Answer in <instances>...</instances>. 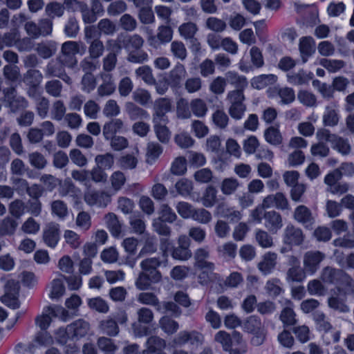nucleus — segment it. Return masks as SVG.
<instances>
[{
	"mask_svg": "<svg viewBox=\"0 0 354 354\" xmlns=\"http://www.w3.org/2000/svg\"><path fill=\"white\" fill-rule=\"evenodd\" d=\"M163 260L160 257L147 258L142 261L140 267L142 272L136 281V288L140 290H148L151 283H156L161 280L162 275L158 270Z\"/></svg>",
	"mask_w": 354,
	"mask_h": 354,
	"instance_id": "f257e3e1",
	"label": "nucleus"
},
{
	"mask_svg": "<svg viewBox=\"0 0 354 354\" xmlns=\"http://www.w3.org/2000/svg\"><path fill=\"white\" fill-rule=\"evenodd\" d=\"M322 279L324 283L335 285L341 295L354 293L353 279L343 270L326 267L322 271Z\"/></svg>",
	"mask_w": 354,
	"mask_h": 354,
	"instance_id": "f03ea898",
	"label": "nucleus"
},
{
	"mask_svg": "<svg viewBox=\"0 0 354 354\" xmlns=\"http://www.w3.org/2000/svg\"><path fill=\"white\" fill-rule=\"evenodd\" d=\"M90 328L88 322L80 319L68 325L66 328H59L57 333V342L64 345L68 340H78L85 337Z\"/></svg>",
	"mask_w": 354,
	"mask_h": 354,
	"instance_id": "7ed1b4c3",
	"label": "nucleus"
},
{
	"mask_svg": "<svg viewBox=\"0 0 354 354\" xmlns=\"http://www.w3.org/2000/svg\"><path fill=\"white\" fill-rule=\"evenodd\" d=\"M1 97L4 106L9 109L11 113H18L25 110L28 106V100L23 96L18 95L16 88L13 86L5 88L2 91Z\"/></svg>",
	"mask_w": 354,
	"mask_h": 354,
	"instance_id": "20e7f679",
	"label": "nucleus"
},
{
	"mask_svg": "<svg viewBox=\"0 0 354 354\" xmlns=\"http://www.w3.org/2000/svg\"><path fill=\"white\" fill-rule=\"evenodd\" d=\"M243 328L245 332L253 335L251 339V344L253 346H259L263 344L266 335L261 320L258 316L251 315L248 317L243 322Z\"/></svg>",
	"mask_w": 354,
	"mask_h": 354,
	"instance_id": "39448f33",
	"label": "nucleus"
},
{
	"mask_svg": "<svg viewBox=\"0 0 354 354\" xmlns=\"http://www.w3.org/2000/svg\"><path fill=\"white\" fill-rule=\"evenodd\" d=\"M204 337L200 332L193 330L191 331L182 330L174 338L172 343L174 346L181 347L185 344L198 347L203 342Z\"/></svg>",
	"mask_w": 354,
	"mask_h": 354,
	"instance_id": "423d86ee",
	"label": "nucleus"
},
{
	"mask_svg": "<svg viewBox=\"0 0 354 354\" xmlns=\"http://www.w3.org/2000/svg\"><path fill=\"white\" fill-rule=\"evenodd\" d=\"M304 237L302 230L290 223L286 225L282 235L283 243L288 246L289 249H292L293 246L301 245Z\"/></svg>",
	"mask_w": 354,
	"mask_h": 354,
	"instance_id": "0eeeda50",
	"label": "nucleus"
},
{
	"mask_svg": "<svg viewBox=\"0 0 354 354\" xmlns=\"http://www.w3.org/2000/svg\"><path fill=\"white\" fill-rule=\"evenodd\" d=\"M190 239L186 235H180L178 239L177 245L171 248V257L176 260L186 261L191 258L192 253L189 249Z\"/></svg>",
	"mask_w": 354,
	"mask_h": 354,
	"instance_id": "6e6552de",
	"label": "nucleus"
},
{
	"mask_svg": "<svg viewBox=\"0 0 354 354\" xmlns=\"http://www.w3.org/2000/svg\"><path fill=\"white\" fill-rule=\"evenodd\" d=\"M137 314L138 323H133L132 325L134 332L140 337L147 335L149 329L147 326H142L141 324H151L153 319V313L151 309L142 307L138 310Z\"/></svg>",
	"mask_w": 354,
	"mask_h": 354,
	"instance_id": "1a4fd4ad",
	"label": "nucleus"
},
{
	"mask_svg": "<svg viewBox=\"0 0 354 354\" xmlns=\"http://www.w3.org/2000/svg\"><path fill=\"white\" fill-rule=\"evenodd\" d=\"M170 101L167 98H159L155 101L153 113V123L163 122L167 124L169 119L166 115L171 111Z\"/></svg>",
	"mask_w": 354,
	"mask_h": 354,
	"instance_id": "9d476101",
	"label": "nucleus"
},
{
	"mask_svg": "<svg viewBox=\"0 0 354 354\" xmlns=\"http://www.w3.org/2000/svg\"><path fill=\"white\" fill-rule=\"evenodd\" d=\"M325 254L319 251H308L304 257V269L306 273L313 274L319 269Z\"/></svg>",
	"mask_w": 354,
	"mask_h": 354,
	"instance_id": "9b49d317",
	"label": "nucleus"
},
{
	"mask_svg": "<svg viewBox=\"0 0 354 354\" xmlns=\"http://www.w3.org/2000/svg\"><path fill=\"white\" fill-rule=\"evenodd\" d=\"M127 131L126 125L120 118L111 119L105 122L102 129L103 136L106 140H109L112 136H117V133H124Z\"/></svg>",
	"mask_w": 354,
	"mask_h": 354,
	"instance_id": "f8f14e48",
	"label": "nucleus"
},
{
	"mask_svg": "<svg viewBox=\"0 0 354 354\" xmlns=\"http://www.w3.org/2000/svg\"><path fill=\"white\" fill-rule=\"evenodd\" d=\"M62 61H66L68 66H73L77 62L75 55L80 53V45L73 41H66L62 44Z\"/></svg>",
	"mask_w": 354,
	"mask_h": 354,
	"instance_id": "ddd939ff",
	"label": "nucleus"
},
{
	"mask_svg": "<svg viewBox=\"0 0 354 354\" xmlns=\"http://www.w3.org/2000/svg\"><path fill=\"white\" fill-rule=\"evenodd\" d=\"M264 225L272 234H277L283 226L281 215L274 210L265 212L263 214Z\"/></svg>",
	"mask_w": 354,
	"mask_h": 354,
	"instance_id": "4468645a",
	"label": "nucleus"
},
{
	"mask_svg": "<svg viewBox=\"0 0 354 354\" xmlns=\"http://www.w3.org/2000/svg\"><path fill=\"white\" fill-rule=\"evenodd\" d=\"M263 206L266 208L276 207L278 209H289V203L286 196L281 192L267 196L263 201Z\"/></svg>",
	"mask_w": 354,
	"mask_h": 354,
	"instance_id": "2eb2a0df",
	"label": "nucleus"
},
{
	"mask_svg": "<svg viewBox=\"0 0 354 354\" xmlns=\"http://www.w3.org/2000/svg\"><path fill=\"white\" fill-rule=\"evenodd\" d=\"M293 217L297 222L308 229L312 228V225L315 223L311 210L304 205H300L295 208Z\"/></svg>",
	"mask_w": 354,
	"mask_h": 354,
	"instance_id": "dca6fc26",
	"label": "nucleus"
},
{
	"mask_svg": "<svg viewBox=\"0 0 354 354\" xmlns=\"http://www.w3.org/2000/svg\"><path fill=\"white\" fill-rule=\"evenodd\" d=\"M59 225L50 223L46 227L43 233L44 243L50 248H55L59 240Z\"/></svg>",
	"mask_w": 354,
	"mask_h": 354,
	"instance_id": "f3484780",
	"label": "nucleus"
},
{
	"mask_svg": "<svg viewBox=\"0 0 354 354\" xmlns=\"http://www.w3.org/2000/svg\"><path fill=\"white\" fill-rule=\"evenodd\" d=\"M43 80L41 73L37 69L30 68L24 74L22 82L29 87L28 93L35 92Z\"/></svg>",
	"mask_w": 354,
	"mask_h": 354,
	"instance_id": "a211bd4d",
	"label": "nucleus"
},
{
	"mask_svg": "<svg viewBox=\"0 0 354 354\" xmlns=\"http://www.w3.org/2000/svg\"><path fill=\"white\" fill-rule=\"evenodd\" d=\"M209 257V251L205 248H198L194 253V267L198 270H207L210 272L214 269V264L207 261Z\"/></svg>",
	"mask_w": 354,
	"mask_h": 354,
	"instance_id": "6ab92c4d",
	"label": "nucleus"
},
{
	"mask_svg": "<svg viewBox=\"0 0 354 354\" xmlns=\"http://www.w3.org/2000/svg\"><path fill=\"white\" fill-rule=\"evenodd\" d=\"M299 50L302 59L305 64L316 50L315 43L311 37H303L299 40Z\"/></svg>",
	"mask_w": 354,
	"mask_h": 354,
	"instance_id": "aec40b11",
	"label": "nucleus"
},
{
	"mask_svg": "<svg viewBox=\"0 0 354 354\" xmlns=\"http://www.w3.org/2000/svg\"><path fill=\"white\" fill-rule=\"evenodd\" d=\"M123 48L130 53L131 51L139 50L142 48L144 40L138 35H127L120 39Z\"/></svg>",
	"mask_w": 354,
	"mask_h": 354,
	"instance_id": "412c9836",
	"label": "nucleus"
},
{
	"mask_svg": "<svg viewBox=\"0 0 354 354\" xmlns=\"http://www.w3.org/2000/svg\"><path fill=\"white\" fill-rule=\"evenodd\" d=\"M157 311L162 314H169L170 317L178 318L182 313L183 310L180 306L175 302L171 301H160Z\"/></svg>",
	"mask_w": 354,
	"mask_h": 354,
	"instance_id": "4be33fe9",
	"label": "nucleus"
},
{
	"mask_svg": "<svg viewBox=\"0 0 354 354\" xmlns=\"http://www.w3.org/2000/svg\"><path fill=\"white\" fill-rule=\"evenodd\" d=\"M147 348L145 350L151 351L153 354H166L164 348L166 346L165 339L158 336H151L146 342Z\"/></svg>",
	"mask_w": 354,
	"mask_h": 354,
	"instance_id": "5701e85b",
	"label": "nucleus"
},
{
	"mask_svg": "<svg viewBox=\"0 0 354 354\" xmlns=\"http://www.w3.org/2000/svg\"><path fill=\"white\" fill-rule=\"evenodd\" d=\"M58 44L50 40L46 42L39 44L36 50L38 55L43 59H48L54 55L57 50Z\"/></svg>",
	"mask_w": 354,
	"mask_h": 354,
	"instance_id": "b1692460",
	"label": "nucleus"
},
{
	"mask_svg": "<svg viewBox=\"0 0 354 354\" xmlns=\"http://www.w3.org/2000/svg\"><path fill=\"white\" fill-rule=\"evenodd\" d=\"M314 75L310 72L306 73L303 69L299 71L298 73L287 74L288 82L294 85H302L307 84L309 80H312Z\"/></svg>",
	"mask_w": 354,
	"mask_h": 354,
	"instance_id": "393cba45",
	"label": "nucleus"
},
{
	"mask_svg": "<svg viewBox=\"0 0 354 354\" xmlns=\"http://www.w3.org/2000/svg\"><path fill=\"white\" fill-rule=\"evenodd\" d=\"M277 80V77L275 75H261L252 79L251 85L253 88L261 90L270 84H274Z\"/></svg>",
	"mask_w": 354,
	"mask_h": 354,
	"instance_id": "a878e982",
	"label": "nucleus"
},
{
	"mask_svg": "<svg viewBox=\"0 0 354 354\" xmlns=\"http://www.w3.org/2000/svg\"><path fill=\"white\" fill-rule=\"evenodd\" d=\"M126 110L131 120L148 119L150 118L149 113L146 110L138 106L133 102L127 103Z\"/></svg>",
	"mask_w": 354,
	"mask_h": 354,
	"instance_id": "bb28decb",
	"label": "nucleus"
},
{
	"mask_svg": "<svg viewBox=\"0 0 354 354\" xmlns=\"http://www.w3.org/2000/svg\"><path fill=\"white\" fill-rule=\"evenodd\" d=\"M288 302L289 306H286L281 310L279 317L280 320L283 324V327L294 326L297 322V320L295 318L296 314L292 308V303L290 301H288Z\"/></svg>",
	"mask_w": 354,
	"mask_h": 354,
	"instance_id": "cd10ccee",
	"label": "nucleus"
},
{
	"mask_svg": "<svg viewBox=\"0 0 354 354\" xmlns=\"http://www.w3.org/2000/svg\"><path fill=\"white\" fill-rule=\"evenodd\" d=\"M185 74L186 71L185 66L182 64L178 63L170 71L168 82L171 85L177 86L180 84Z\"/></svg>",
	"mask_w": 354,
	"mask_h": 354,
	"instance_id": "c85d7f7f",
	"label": "nucleus"
},
{
	"mask_svg": "<svg viewBox=\"0 0 354 354\" xmlns=\"http://www.w3.org/2000/svg\"><path fill=\"white\" fill-rule=\"evenodd\" d=\"M159 324L160 328L169 335L174 334L179 328L178 323L168 315L162 317Z\"/></svg>",
	"mask_w": 354,
	"mask_h": 354,
	"instance_id": "c756f323",
	"label": "nucleus"
},
{
	"mask_svg": "<svg viewBox=\"0 0 354 354\" xmlns=\"http://www.w3.org/2000/svg\"><path fill=\"white\" fill-rule=\"evenodd\" d=\"M226 81L233 85L236 89L244 90L248 86V81L245 76L239 75L237 73L229 71L226 74Z\"/></svg>",
	"mask_w": 354,
	"mask_h": 354,
	"instance_id": "7c9ffc66",
	"label": "nucleus"
},
{
	"mask_svg": "<svg viewBox=\"0 0 354 354\" xmlns=\"http://www.w3.org/2000/svg\"><path fill=\"white\" fill-rule=\"evenodd\" d=\"M339 120L338 111L332 106H327L323 115V123L326 127H335Z\"/></svg>",
	"mask_w": 354,
	"mask_h": 354,
	"instance_id": "2f4dec72",
	"label": "nucleus"
},
{
	"mask_svg": "<svg viewBox=\"0 0 354 354\" xmlns=\"http://www.w3.org/2000/svg\"><path fill=\"white\" fill-rule=\"evenodd\" d=\"M100 327L104 334L111 337L116 336L119 333L117 322L114 321L112 317L101 321Z\"/></svg>",
	"mask_w": 354,
	"mask_h": 354,
	"instance_id": "473e14b6",
	"label": "nucleus"
},
{
	"mask_svg": "<svg viewBox=\"0 0 354 354\" xmlns=\"http://www.w3.org/2000/svg\"><path fill=\"white\" fill-rule=\"evenodd\" d=\"M166 124H163V122L153 123L156 136L158 140L163 144L168 143L171 138V132Z\"/></svg>",
	"mask_w": 354,
	"mask_h": 354,
	"instance_id": "72a5a7b5",
	"label": "nucleus"
},
{
	"mask_svg": "<svg viewBox=\"0 0 354 354\" xmlns=\"http://www.w3.org/2000/svg\"><path fill=\"white\" fill-rule=\"evenodd\" d=\"M18 223L10 216H6L0 223V236L12 235L15 233Z\"/></svg>",
	"mask_w": 354,
	"mask_h": 354,
	"instance_id": "f704fd0d",
	"label": "nucleus"
},
{
	"mask_svg": "<svg viewBox=\"0 0 354 354\" xmlns=\"http://www.w3.org/2000/svg\"><path fill=\"white\" fill-rule=\"evenodd\" d=\"M115 90V85L112 80L111 75H106L103 77V83L98 87L97 93L100 96H108L111 95Z\"/></svg>",
	"mask_w": 354,
	"mask_h": 354,
	"instance_id": "c9c22d12",
	"label": "nucleus"
},
{
	"mask_svg": "<svg viewBox=\"0 0 354 354\" xmlns=\"http://www.w3.org/2000/svg\"><path fill=\"white\" fill-rule=\"evenodd\" d=\"M266 142L273 145H279L282 142V136L278 128L270 126L264 131Z\"/></svg>",
	"mask_w": 354,
	"mask_h": 354,
	"instance_id": "e433bc0d",
	"label": "nucleus"
},
{
	"mask_svg": "<svg viewBox=\"0 0 354 354\" xmlns=\"http://www.w3.org/2000/svg\"><path fill=\"white\" fill-rule=\"evenodd\" d=\"M277 255L274 253H268L264 256L263 261L259 263V269L265 274L272 272L276 265Z\"/></svg>",
	"mask_w": 354,
	"mask_h": 354,
	"instance_id": "4c0bfd02",
	"label": "nucleus"
},
{
	"mask_svg": "<svg viewBox=\"0 0 354 354\" xmlns=\"http://www.w3.org/2000/svg\"><path fill=\"white\" fill-rule=\"evenodd\" d=\"M333 138L335 139L333 140V142L331 143L332 148L337 150L342 155H348L351 150L348 140L337 136H333Z\"/></svg>",
	"mask_w": 354,
	"mask_h": 354,
	"instance_id": "58836bf2",
	"label": "nucleus"
},
{
	"mask_svg": "<svg viewBox=\"0 0 354 354\" xmlns=\"http://www.w3.org/2000/svg\"><path fill=\"white\" fill-rule=\"evenodd\" d=\"M17 181L21 184V187L26 188L28 195L31 197L32 199L39 200L44 192V189L40 185L35 184L30 187L26 180L21 178L17 179Z\"/></svg>",
	"mask_w": 354,
	"mask_h": 354,
	"instance_id": "ea45409f",
	"label": "nucleus"
},
{
	"mask_svg": "<svg viewBox=\"0 0 354 354\" xmlns=\"http://www.w3.org/2000/svg\"><path fill=\"white\" fill-rule=\"evenodd\" d=\"M190 109L193 114L198 118L204 117L208 110L205 101L200 98L192 100L190 103Z\"/></svg>",
	"mask_w": 354,
	"mask_h": 354,
	"instance_id": "a19ab883",
	"label": "nucleus"
},
{
	"mask_svg": "<svg viewBox=\"0 0 354 354\" xmlns=\"http://www.w3.org/2000/svg\"><path fill=\"white\" fill-rule=\"evenodd\" d=\"M159 216L156 219H160L163 222L174 223L177 216L173 209L167 204H162L158 210Z\"/></svg>",
	"mask_w": 354,
	"mask_h": 354,
	"instance_id": "79ce46f5",
	"label": "nucleus"
},
{
	"mask_svg": "<svg viewBox=\"0 0 354 354\" xmlns=\"http://www.w3.org/2000/svg\"><path fill=\"white\" fill-rule=\"evenodd\" d=\"M313 319L319 331L328 332L332 328V325L326 319L325 314L322 312H315L313 313Z\"/></svg>",
	"mask_w": 354,
	"mask_h": 354,
	"instance_id": "37998d69",
	"label": "nucleus"
},
{
	"mask_svg": "<svg viewBox=\"0 0 354 354\" xmlns=\"http://www.w3.org/2000/svg\"><path fill=\"white\" fill-rule=\"evenodd\" d=\"M107 227L113 236H119L122 232V226L118 217L113 213H109L106 215Z\"/></svg>",
	"mask_w": 354,
	"mask_h": 354,
	"instance_id": "c03bdc74",
	"label": "nucleus"
},
{
	"mask_svg": "<svg viewBox=\"0 0 354 354\" xmlns=\"http://www.w3.org/2000/svg\"><path fill=\"white\" fill-rule=\"evenodd\" d=\"M137 300L140 304L155 307L156 310L160 303L158 297L153 292H149L140 293L138 295Z\"/></svg>",
	"mask_w": 354,
	"mask_h": 354,
	"instance_id": "a18cd8bd",
	"label": "nucleus"
},
{
	"mask_svg": "<svg viewBox=\"0 0 354 354\" xmlns=\"http://www.w3.org/2000/svg\"><path fill=\"white\" fill-rule=\"evenodd\" d=\"M96 165L106 170L112 168L114 164V156L111 153L97 155L95 158Z\"/></svg>",
	"mask_w": 354,
	"mask_h": 354,
	"instance_id": "49530a36",
	"label": "nucleus"
},
{
	"mask_svg": "<svg viewBox=\"0 0 354 354\" xmlns=\"http://www.w3.org/2000/svg\"><path fill=\"white\" fill-rule=\"evenodd\" d=\"M88 53L89 58L91 59H98L100 57L104 50V46L102 41L99 39H95L88 43Z\"/></svg>",
	"mask_w": 354,
	"mask_h": 354,
	"instance_id": "de8ad7c7",
	"label": "nucleus"
},
{
	"mask_svg": "<svg viewBox=\"0 0 354 354\" xmlns=\"http://www.w3.org/2000/svg\"><path fill=\"white\" fill-rule=\"evenodd\" d=\"M320 65L330 73H335L345 66V62L340 59H328L322 58L319 61Z\"/></svg>",
	"mask_w": 354,
	"mask_h": 354,
	"instance_id": "09e8293b",
	"label": "nucleus"
},
{
	"mask_svg": "<svg viewBox=\"0 0 354 354\" xmlns=\"http://www.w3.org/2000/svg\"><path fill=\"white\" fill-rule=\"evenodd\" d=\"M328 306L335 311L341 313H346L350 311L349 306L345 301L338 297H330L328 299Z\"/></svg>",
	"mask_w": 354,
	"mask_h": 354,
	"instance_id": "8fccbe9b",
	"label": "nucleus"
},
{
	"mask_svg": "<svg viewBox=\"0 0 354 354\" xmlns=\"http://www.w3.org/2000/svg\"><path fill=\"white\" fill-rule=\"evenodd\" d=\"M80 27L77 19L74 16H71L65 24L64 34L71 38H75L79 32Z\"/></svg>",
	"mask_w": 354,
	"mask_h": 354,
	"instance_id": "3c124183",
	"label": "nucleus"
},
{
	"mask_svg": "<svg viewBox=\"0 0 354 354\" xmlns=\"http://www.w3.org/2000/svg\"><path fill=\"white\" fill-rule=\"evenodd\" d=\"M217 191L212 185L208 186L203 193L202 203L206 207H212L216 201Z\"/></svg>",
	"mask_w": 354,
	"mask_h": 354,
	"instance_id": "603ef678",
	"label": "nucleus"
},
{
	"mask_svg": "<svg viewBox=\"0 0 354 354\" xmlns=\"http://www.w3.org/2000/svg\"><path fill=\"white\" fill-rule=\"evenodd\" d=\"M180 35L185 39L189 40L195 37V35L198 30L197 26L192 22L184 23L179 26Z\"/></svg>",
	"mask_w": 354,
	"mask_h": 354,
	"instance_id": "864d4df0",
	"label": "nucleus"
},
{
	"mask_svg": "<svg viewBox=\"0 0 354 354\" xmlns=\"http://www.w3.org/2000/svg\"><path fill=\"white\" fill-rule=\"evenodd\" d=\"M306 270H303L300 266L290 267L287 272L286 279L288 281H302L306 277Z\"/></svg>",
	"mask_w": 354,
	"mask_h": 354,
	"instance_id": "5fc2aeb1",
	"label": "nucleus"
},
{
	"mask_svg": "<svg viewBox=\"0 0 354 354\" xmlns=\"http://www.w3.org/2000/svg\"><path fill=\"white\" fill-rule=\"evenodd\" d=\"M136 74L138 77H140L142 80L148 84L151 85L156 84V80L153 76L151 68L147 65L137 68L136 70Z\"/></svg>",
	"mask_w": 354,
	"mask_h": 354,
	"instance_id": "6e6d98bb",
	"label": "nucleus"
},
{
	"mask_svg": "<svg viewBox=\"0 0 354 354\" xmlns=\"http://www.w3.org/2000/svg\"><path fill=\"white\" fill-rule=\"evenodd\" d=\"M206 26L208 29L216 32H221L225 30L226 23L217 17H210L206 21Z\"/></svg>",
	"mask_w": 354,
	"mask_h": 354,
	"instance_id": "4d7b16f0",
	"label": "nucleus"
},
{
	"mask_svg": "<svg viewBox=\"0 0 354 354\" xmlns=\"http://www.w3.org/2000/svg\"><path fill=\"white\" fill-rule=\"evenodd\" d=\"M99 348L106 354H113L117 349V346L110 338L101 337L97 340Z\"/></svg>",
	"mask_w": 354,
	"mask_h": 354,
	"instance_id": "13d9d810",
	"label": "nucleus"
},
{
	"mask_svg": "<svg viewBox=\"0 0 354 354\" xmlns=\"http://www.w3.org/2000/svg\"><path fill=\"white\" fill-rule=\"evenodd\" d=\"M239 186V183L236 178H225L221 184V189L223 194L230 195L233 194Z\"/></svg>",
	"mask_w": 354,
	"mask_h": 354,
	"instance_id": "bf43d9fd",
	"label": "nucleus"
},
{
	"mask_svg": "<svg viewBox=\"0 0 354 354\" xmlns=\"http://www.w3.org/2000/svg\"><path fill=\"white\" fill-rule=\"evenodd\" d=\"M25 210V203L21 200L17 199L10 204L9 212L17 219L20 218Z\"/></svg>",
	"mask_w": 354,
	"mask_h": 354,
	"instance_id": "052dcab7",
	"label": "nucleus"
},
{
	"mask_svg": "<svg viewBox=\"0 0 354 354\" xmlns=\"http://www.w3.org/2000/svg\"><path fill=\"white\" fill-rule=\"evenodd\" d=\"M46 12L53 20L55 17H60L63 15L64 7L57 2L50 3L46 6Z\"/></svg>",
	"mask_w": 354,
	"mask_h": 354,
	"instance_id": "680f3d73",
	"label": "nucleus"
},
{
	"mask_svg": "<svg viewBox=\"0 0 354 354\" xmlns=\"http://www.w3.org/2000/svg\"><path fill=\"white\" fill-rule=\"evenodd\" d=\"M149 59L148 54L143 50L139 49L128 53L127 60L134 64H142Z\"/></svg>",
	"mask_w": 354,
	"mask_h": 354,
	"instance_id": "e2e57ef3",
	"label": "nucleus"
},
{
	"mask_svg": "<svg viewBox=\"0 0 354 354\" xmlns=\"http://www.w3.org/2000/svg\"><path fill=\"white\" fill-rule=\"evenodd\" d=\"M28 158L30 165L37 169H44L47 164V160L45 157L39 152L30 153Z\"/></svg>",
	"mask_w": 354,
	"mask_h": 354,
	"instance_id": "0e129e2a",
	"label": "nucleus"
},
{
	"mask_svg": "<svg viewBox=\"0 0 354 354\" xmlns=\"http://www.w3.org/2000/svg\"><path fill=\"white\" fill-rule=\"evenodd\" d=\"M66 106L62 100H56L51 109L52 118L60 121L66 113Z\"/></svg>",
	"mask_w": 354,
	"mask_h": 354,
	"instance_id": "69168bd1",
	"label": "nucleus"
},
{
	"mask_svg": "<svg viewBox=\"0 0 354 354\" xmlns=\"http://www.w3.org/2000/svg\"><path fill=\"white\" fill-rule=\"evenodd\" d=\"M118 162L122 169H133L136 167L138 160L131 154H126L120 158Z\"/></svg>",
	"mask_w": 354,
	"mask_h": 354,
	"instance_id": "338daca9",
	"label": "nucleus"
},
{
	"mask_svg": "<svg viewBox=\"0 0 354 354\" xmlns=\"http://www.w3.org/2000/svg\"><path fill=\"white\" fill-rule=\"evenodd\" d=\"M40 180L43 183L45 189L48 192L53 191L61 183L59 178L50 174L42 175Z\"/></svg>",
	"mask_w": 354,
	"mask_h": 354,
	"instance_id": "774afa93",
	"label": "nucleus"
}]
</instances>
